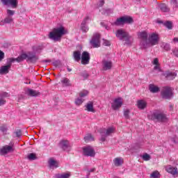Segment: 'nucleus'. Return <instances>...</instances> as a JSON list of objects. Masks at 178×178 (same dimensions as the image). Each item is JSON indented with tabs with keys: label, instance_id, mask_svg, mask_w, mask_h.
I'll use <instances>...</instances> for the list:
<instances>
[{
	"label": "nucleus",
	"instance_id": "cd10ccee",
	"mask_svg": "<svg viewBox=\"0 0 178 178\" xmlns=\"http://www.w3.org/2000/svg\"><path fill=\"white\" fill-rule=\"evenodd\" d=\"M158 8L161 10V12L167 13L170 10L168 8V6L165 3H160L158 5Z\"/></svg>",
	"mask_w": 178,
	"mask_h": 178
},
{
	"label": "nucleus",
	"instance_id": "a878e982",
	"mask_svg": "<svg viewBox=\"0 0 178 178\" xmlns=\"http://www.w3.org/2000/svg\"><path fill=\"white\" fill-rule=\"evenodd\" d=\"M137 105L139 109L143 110L147 108V103L143 99L138 100L137 102Z\"/></svg>",
	"mask_w": 178,
	"mask_h": 178
},
{
	"label": "nucleus",
	"instance_id": "f03ea898",
	"mask_svg": "<svg viewBox=\"0 0 178 178\" xmlns=\"http://www.w3.org/2000/svg\"><path fill=\"white\" fill-rule=\"evenodd\" d=\"M67 33V31L65 30V27L60 26L54 28L51 32L49 34V38L55 42H60L62 36L65 35Z\"/></svg>",
	"mask_w": 178,
	"mask_h": 178
},
{
	"label": "nucleus",
	"instance_id": "f704fd0d",
	"mask_svg": "<svg viewBox=\"0 0 178 178\" xmlns=\"http://www.w3.org/2000/svg\"><path fill=\"white\" fill-rule=\"evenodd\" d=\"M69 177H70V174L69 173L56 175V178H69Z\"/></svg>",
	"mask_w": 178,
	"mask_h": 178
},
{
	"label": "nucleus",
	"instance_id": "3c124183",
	"mask_svg": "<svg viewBox=\"0 0 178 178\" xmlns=\"http://www.w3.org/2000/svg\"><path fill=\"white\" fill-rule=\"evenodd\" d=\"M5 59V53L0 50V62H2Z\"/></svg>",
	"mask_w": 178,
	"mask_h": 178
},
{
	"label": "nucleus",
	"instance_id": "4d7b16f0",
	"mask_svg": "<svg viewBox=\"0 0 178 178\" xmlns=\"http://www.w3.org/2000/svg\"><path fill=\"white\" fill-rule=\"evenodd\" d=\"M154 70H159V72H162V70L159 67V65H155L154 67Z\"/></svg>",
	"mask_w": 178,
	"mask_h": 178
},
{
	"label": "nucleus",
	"instance_id": "603ef678",
	"mask_svg": "<svg viewBox=\"0 0 178 178\" xmlns=\"http://www.w3.org/2000/svg\"><path fill=\"white\" fill-rule=\"evenodd\" d=\"M172 54L175 56H176L177 58H178V49L175 48L174 49L172 50Z\"/></svg>",
	"mask_w": 178,
	"mask_h": 178
},
{
	"label": "nucleus",
	"instance_id": "bb28decb",
	"mask_svg": "<svg viewBox=\"0 0 178 178\" xmlns=\"http://www.w3.org/2000/svg\"><path fill=\"white\" fill-rule=\"evenodd\" d=\"M9 65H3L0 67V74H8L9 73Z\"/></svg>",
	"mask_w": 178,
	"mask_h": 178
},
{
	"label": "nucleus",
	"instance_id": "58836bf2",
	"mask_svg": "<svg viewBox=\"0 0 178 178\" xmlns=\"http://www.w3.org/2000/svg\"><path fill=\"white\" fill-rule=\"evenodd\" d=\"M8 97H10L9 93H8L6 92H0V97L2 99H5V98H8Z\"/></svg>",
	"mask_w": 178,
	"mask_h": 178
},
{
	"label": "nucleus",
	"instance_id": "4c0bfd02",
	"mask_svg": "<svg viewBox=\"0 0 178 178\" xmlns=\"http://www.w3.org/2000/svg\"><path fill=\"white\" fill-rule=\"evenodd\" d=\"M80 76H81V77H83L84 80H87V79L90 77V74H88V72H87V71H83V72H81Z\"/></svg>",
	"mask_w": 178,
	"mask_h": 178
},
{
	"label": "nucleus",
	"instance_id": "680f3d73",
	"mask_svg": "<svg viewBox=\"0 0 178 178\" xmlns=\"http://www.w3.org/2000/svg\"><path fill=\"white\" fill-rule=\"evenodd\" d=\"M42 63H51V60H42Z\"/></svg>",
	"mask_w": 178,
	"mask_h": 178
},
{
	"label": "nucleus",
	"instance_id": "49530a36",
	"mask_svg": "<svg viewBox=\"0 0 178 178\" xmlns=\"http://www.w3.org/2000/svg\"><path fill=\"white\" fill-rule=\"evenodd\" d=\"M129 113H130V110H125L124 111V116L125 119H130V115H129Z\"/></svg>",
	"mask_w": 178,
	"mask_h": 178
},
{
	"label": "nucleus",
	"instance_id": "7ed1b4c3",
	"mask_svg": "<svg viewBox=\"0 0 178 178\" xmlns=\"http://www.w3.org/2000/svg\"><path fill=\"white\" fill-rule=\"evenodd\" d=\"M152 120H156V122H160L161 123H166L168 122V115L163 112L159 110H155L151 115Z\"/></svg>",
	"mask_w": 178,
	"mask_h": 178
},
{
	"label": "nucleus",
	"instance_id": "9d476101",
	"mask_svg": "<svg viewBox=\"0 0 178 178\" xmlns=\"http://www.w3.org/2000/svg\"><path fill=\"white\" fill-rule=\"evenodd\" d=\"M122 105H123V100L122 97H118L114 99L113 103L111 104V108L113 111H118V109L122 108Z\"/></svg>",
	"mask_w": 178,
	"mask_h": 178
},
{
	"label": "nucleus",
	"instance_id": "f257e3e1",
	"mask_svg": "<svg viewBox=\"0 0 178 178\" xmlns=\"http://www.w3.org/2000/svg\"><path fill=\"white\" fill-rule=\"evenodd\" d=\"M40 57L37 56L35 52L34 51H27L26 53H22L17 58H10L7 59V65L6 66H9L10 69L12 67V63L14 62H17L20 63L24 60H26L27 63H37Z\"/></svg>",
	"mask_w": 178,
	"mask_h": 178
},
{
	"label": "nucleus",
	"instance_id": "864d4df0",
	"mask_svg": "<svg viewBox=\"0 0 178 178\" xmlns=\"http://www.w3.org/2000/svg\"><path fill=\"white\" fill-rule=\"evenodd\" d=\"M6 104V100L5 99H2V97H0V106H3V105H5Z\"/></svg>",
	"mask_w": 178,
	"mask_h": 178
},
{
	"label": "nucleus",
	"instance_id": "393cba45",
	"mask_svg": "<svg viewBox=\"0 0 178 178\" xmlns=\"http://www.w3.org/2000/svg\"><path fill=\"white\" fill-rule=\"evenodd\" d=\"M149 90L150 91V92L155 94L156 92H159L161 91V89L159 88V87H158L154 84H149Z\"/></svg>",
	"mask_w": 178,
	"mask_h": 178
},
{
	"label": "nucleus",
	"instance_id": "2f4dec72",
	"mask_svg": "<svg viewBox=\"0 0 178 178\" xmlns=\"http://www.w3.org/2000/svg\"><path fill=\"white\" fill-rule=\"evenodd\" d=\"M84 140L86 143H89V141H94V136L91 135V134H88L87 136L84 137Z\"/></svg>",
	"mask_w": 178,
	"mask_h": 178
},
{
	"label": "nucleus",
	"instance_id": "f8f14e48",
	"mask_svg": "<svg viewBox=\"0 0 178 178\" xmlns=\"http://www.w3.org/2000/svg\"><path fill=\"white\" fill-rule=\"evenodd\" d=\"M81 59L82 65H88V63H90V60L91 59L90 53H88V51H83L81 56Z\"/></svg>",
	"mask_w": 178,
	"mask_h": 178
},
{
	"label": "nucleus",
	"instance_id": "423d86ee",
	"mask_svg": "<svg viewBox=\"0 0 178 178\" xmlns=\"http://www.w3.org/2000/svg\"><path fill=\"white\" fill-rule=\"evenodd\" d=\"M116 37L119 38L121 41L127 42V44H129L130 42V40L131 39V36L130 34L128 33V32L125 31L123 29H118L116 33Z\"/></svg>",
	"mask_w": 178,
	"mask_h": 178
},
{
	"label": "nucleus",
	"instance_id": "1a4fd4ad",
	"mask_svg": "<svg viewBox=\"0 0 178 178\" xmlns=\"http://www.w3.org/2000/svg\"><path fill=\"white\" fill-rule=\"evenodd\" d=\"M58 145L60 148H61V149L65 152H70V151H72V146L67 140H61L59 142Z\"/></svg>",
	"mask_w": 178,
	"mask_h": 178
},
{
	"label": "nucleus",
	"instance_id": "4468645a",
	"mask_svg": "<svg viewBox=\"0 0 178 178\" xmlns=\"http://www.w3.org/2000/svg\"><path fill=\"white\" fill-rule=\"evenodd\" d=\"M15 149H13V146L6 145L3 147V148L0 149V155H6L10 152H13Z\"/></svg>",
	"mask_w": 178,
	"mask_h": 178
},
{
	"label": "nucleus",
	"instance_id": "2eb2a0df",
	"mask_svg": "<svg viewBox=\"0 0 178 178\" xmlns=\"http://www.w3.org/2000/svg\"><path fill=\"white\" fill-rule=\"evenodd\" d=\"M151 45H157L159 43V38L156 33H152V35L148 38Z\"/></svg>",
	"mask_w": 178,
	"mask_h": 178
},
{
	"label": "nucleus",
	"instance_id": "7c9ffc66",
	"mask_svg": "<svg viewBox=\"0 0 178 178\" xmlns=\"http://www.w3.org/2000/svg\"><path fill=\"white\" fill-rule=\"evenodd\" d=\"M111 13H113V10H112V9H111V8H108V9L103 8L102 9V14H103L106 16H109V15H111Z\"/></svg>",
	"mask_w": 178,
	"mask_h": 178
},
{
	"label": "nucleus",
	"instance_id": "ddd939ff",
	"mask_svg": "<svg viewBox=\"0 0 178 178\" xmlns=\"http://www.w3.org/2000/svg\"><path fill=\"white\" fill-rule=\"evenodd\" d=\"M172 96L173 93L172 92V89H170V88H165V89L161 92V97L164 99H170Z\"/></svg>",
	"mask_w": 178,
	"mask_h": 178
},
{
	"label": "nucleus",
	"instance_id": "aec40b11",
	"mask_svg": "<svg viewBox=\"0 0 178 178\" xmlns=\"http://www.w3.org/2000/svg\"><path fill=\"white\" fill-rule=\"evenodd\" d=\"M72 57L76 62H80L81 60V51L80 50L74 51Z\"/></svg>",
	"mask_w": 178,
	"mask_h": 178
},
{
	"label": "nucleus",
	"instance_id": "8fccbe9b",
	"mask_svg": "<svg viewBox=\"0 0 178 178\" xmlns=\"http://www.w3.org/2000/svg\"><path fill=\"white\" fill-rule=\"evenodd\" d=\"M103 41H104L103 45H104L105 47H111V42L109 40L103 39Z\"/></svg>",
	"mask_w": 178,
	"mask_h": 178
},
{
	"label": "nucleus",
	"instance_id": "9b49d317",
	"mask_svg": "<svg viewBox=\"0 0 178 178\" xmlns=\"http://www.w3.org/2000/svg\"><path fill=\"white\" fill-rule=\"evenodd\" d=\"M1 2L3 3V5L8 6L10 5L11 8L13 9H16L17 8V5L19 3L18 0H1Z\"/></svg>",
	"mask_w": 178,
	"mask_h": 178
},
{
	"label": "nucleus",
	"instance_id": "6e6d98bb",
	"mask_svg": "<svg viewBox=\"0 0 178 178\" xmlns=\"http://www.w3.org/2000/svg\"><path fill=\"white\" fill-rule=\"evenodd\" d=\"M153 65H159V60H158L157 58H156L154 59V60H153Z\"/></svg>",
	"mask_w": 178,
	"mask_h": 178
},
{
	"label": "nucleus",
	"instance_id": "f3484780",
	"mask_svg": "<svg viewBox=\"0 0 178 178\" xmlns=\"http://www.w3.org/2000/svg\"><path fill=\"white\" fill-rule=\"evenodd\" d=\"M90 20V17H86L83 20L82 23L81 24V30L83 33H87L88 31V26H87V21Z\"/></svg>",
	"mask_w": 178,
	"mask_h": 178
},
{
	"label": "nucleus",
	"instance_id": "b1692460",
	"mask_svg": "<svg viewBox=\"0 0 178 178\" xmlns=\"http://www.w3.org/2000/svg\"><path fill=\"white\" fill-rule=\"evenodd\" d=\"M85 107V111H87L88 112H92L93 113L95 112V110L94 109V102H88Z\"/></svg>",
	"mask_w": 178,
	"mask_h": 178
},
{
	"label": "nucleus",
	"instance_id": "79ce46f5",
	"mask_svg": "<svg viewBox=\"0 0 178 178\" xmlns=\"http://www.w3.org/2000/svg\"><path fill=\"white\" fill-rule=\"evenodd\" d=\"M14 134L15 137L19 138V137H22V129H17L16 131L14 132Z\"/></svg>",
	"mask_w": 178,
	"mask_h": 178
},
{
	"label": "nucleus",
	"instance_id": "de8ad7c7",
	"mask_svg": "<svg viewBox=\"0 0 178 178\" xmlns=\"http://www.w3.org/2000/svg\"><path fill=\"white\" fill-rule=\"evenodd\" d=\"M83 101L82 99L78 98L75 100V104L76 105H77L78 106H80V105H81V104H83Z\"/></svg>",
	"mask_w": 178,
	"mask_h": 178
},
{
	"label": "nucleus",
	"instance_id": "338daca9",
	"mask_svg": "<svg viewBox=\"0 0 178 178\" xmlns=\"http://www.w3.org/2000/svg\"><path fill=\"white\" fill-rule=\"evenodd\" d=\"M67 72H72V68L69 67V66L67 67Z\"/></svg>",
	"mask_w": 178,
	"mask_h": 178
},
{
	"label": "nucleus",
	"instance_id": "0e129e2a",
	"mask_svg": "<svg viewBox=\"0 0 178 178\" xmlns=\"http://www.w3.org/2000/svg\"><path fill=\"white\" fill-rule=\"evenodd\" d=\"M89 173H92L93 172H95V168H91L88 170Z\"/></svg>",
	"mask_w": 178,
	"mask_h": 178
},
{
	"label": "nucleus",
	"instance_id": "20e7f679",
	"mask_svg": "<svg viewBox=\"0 0 178 178\" xmlns=\"http://www.w3.org/2000/svg\"><path fill=\"white\" fill-rule=\"evenodd\" d=\"M134 19L129 15H124L116 19L114 22L115 26H123V24H133Z\"/></svg>",
	"mask_w": 178,
	"mask_h": 178
},
{
	"label": "nucleus",
	"instance_id": "37998d69",
	"mask_svg": "<svg viewBox=\"0 0 178 178\" xmlns=\"http://www.w3.org/2000/svg\"><path fill=\"white\" fill-rule=\"evenodd\" d=\"M87 95H88V91L87 90H84L83 92H81L79 93V97L81 98H84V97H87Z\"/></svg>",
	"mask_w": 178,
	"mask_h": 178
},
{
	"label": "nucleus",
	"instance_id": "4be33fe9",
	"mask_svg": "<svg viewBox=\"0 0 178 178\" xmlns=\"http://www.w3.org/2000/svg\"><path fill=\"white\" fill-rule=\"evenodd\" d=\"M165 170L168 172V173H170L173 176H175V175H177L178 173L177 168H173L172 165H167L165 167Z\"/></svg>",
	"mask_w": 178,
	"mask_h": 178
},
{
	"label": "nucleus",
	"instance_id": "c756f323",
	"mask_svg": "<svg viewBox=\"0 0 178 178\" xmlns=\"http://www.w3.org/2000/svg\"><path fill=\"white\" fill-rule=\"evenodd\" d=\"M163 26L168 30H172L173 29V23L172 21H165L163 24Z\"/></svg>",
	"mask_w": 178,
	"mask_h": 178
},
{
	"label": "nucleus",
	"instance_id": "e2e57ef3",
	"mask_svg": "<svg viewBox=\"0 0 178 178\" xmlns=\"http://www.w3.org/2000/svg\"><path fill=\"white\" fill-rule=\"evenodd\" d=\"M156 23H158L159 24H165V22H163V21L162 20H157Z\"/></svg>",
	"mask_w": 178,
	"mask_h": 178
},
{
	"label": "nucleus",
	"instance_id": "c85d7f7f",
	"mask_svg": "<svg viewBox=\"0 0 178 178\" xmlns=\"http://www.w3.org/2000/svg\"><path fill=\"white\" fill-rule=\"evenodd\" d=\"M138 36L140 37V40H148V33L145 31L140 32Z\"/></svg>",
	"mask_w": 178,
	"mask_h": 178
},
{
	"label": "nucleus",
	"instance_id": "0eeeda50",
	"mask_svg": "<svg viewBox=\"0 0 178 178\" xmlns=\"http://www.w3.org/2000/svg\"><path fill=\"white\" fill-rule=\"evenodd\" d=\"M83 155L84 156H90V158H94L95 156V149L91 145H87L82 148Z\"/></svg>",
	"mask_w": 178,
	"mask_h": 178
},
{
	"label": "nucleus",
	"instance_id": "e433bc0d",
	"mask_svg": "<svg viewBox=\"0 0 178 178\" xmlns=\"http://www.w3.org/2000/svg\"><path fill=\"white\" fill-rule=\"evenodd\" d=\"M12 22H13V18L12 17H8V16H7L3 20V23L5 24H9L12 23Z\"/></svg>",
	"mask_w": 178,
	"mask_h": 178
},
{
	"label": "nucleus",
	"instance_id": "72a5a7b5",
	"mask_svg": "<svg viewBox=\"0 0 178 178\" xmlns=\"http://www.w3.org/2000/svg\"><path fill=\"white\" fill-rule=\"evenodd\" d=\"M27 158L29 161H35L37 159V155L35 153H30L28 154Z\"/></svg>",
	"mask_w": 178,
	"mask_h": 178
},
{
	"label": "nucleus",
	"instance_id": "dca6fc26",
	"mask_svg": "<svg viewBox=\"0 0 178 178\" xmlns=\"http://www.w3.org/2000/svg\"><path fill=\"white\" fill-rule=\"evenodd\" d=\"M161 76H163L166 80H173V79L177 76V74L170 71H165L161 74Z\"/></svg>",
	"mask_w": 178,
	"mask_h": 178
},
{
	"label": "nucleus",
	"instance_id": "5701e85b",
	"mask_svg": "<svg viewBox=\"0 0 178 178\" xmlns=\"http://www.w3.org/2000/svg\"><path fill=\"white\" fill-rule=\"evenodd\" d=\"M103 70H111L112 69V62L104 60L102 61Z\"/></svg>",
	"mask_w": 178,
	"mask_h": 178
},
{
	"label": "nucleus",
	"instance_id": "052dcab7",
	"mask_svg": "<svg viewBox=\"0 0 178 178\" xmlns=\"http://www.w3.org/2000/svg\"><path fill=\"white\" fill-rule=\"evenodd\" d=\"M52 65H53V66H56V67H58V60L54 61L52 63Z\"/></svg>",
	"mask_w": 178,
	"mask_h": 178
},
{
	"label": "nucleus",
	"instance_id": "ea45409f",
	"mask_svg": "<svg viewBox=\"0 0 178 178\" xmlns=\"http://www.w3.org/2000/svg\"><path fill=\"white\" fill-rule=\"evenodd\" d=\"M161 175V174H159V172L158 171H154L153 172L151 175H150V177L152 178H159V176Z\"/></svg>",
	"mask_w": 178,
	"mask_h": 178
},
{
	"label": "nucleus",
	"instance_id": "a19ab883",
	"mask_svg": "<svg viewBox=\"0 0 178 178\" xmlns=\"http://www.w3.org/2000/svg\"><path fill=\"white\" fill-rule=\"evenodd\" d=\"M142 158L143 161H149V159H151V156L147 153H145L143 155Z\"/></svg>",
	"mask_w": 178,
	"mask_h": 178
},
{
	"label": "nucleus",
	"instance_id": "09e8293b",
	"mask_svg": "<svg viewBox=\"0 0 178 178\" xmlns=\"http://www.w3.org/2000/svg\"><path fill=\"white\" fill-rule=\"evenodd\" d=\"M0 130L3 133V134H6V132L8 131V127L5 126L0 127Z\"/></svg>",
	"mask_w": 178,
	"mask_h": 178
},
{
	"label": "nucleus",
	"instance_id": "a18cd8bd",
	"mask_svg": "<svg viewBox=\"0 0 178 178\" xmlns=\"http://www.w3.org/2000/svg\"><path fill=\"white\" fill-rule=\"evenodd\" d=\"M163 45L165 51H170V44L169 43H163Z\"/></svg>",
	"mask_w": 178,
	"mask_h": 178
},
{
	"label": "nucleus",
	"instance_id": "a211bd4d",
	"mask_svg": "<svg viewBox=\"0 0 178 178\" xmlns=\"http://www.w3.org/2000/svg\"><path fill=\"white\" fill-rule=\"evenodd\" d=\"M26 94L29 97H40V95H41V92L38 90H34L30 88H28Z\"/></svg>",
	"mask_w": 178,
	"mask_h": 178
},
{
	"label": "nucleus",
	"instance_id": "6ab92c4d",
	"mask_svg": "<svg viewBox=\"0 0 178 178\" xmlns=\"http://www.w3.org/2000/svg\"><path fill=\"white\" fill-rule=\"evenodd\" d=\"M140 47L143 49H147L151 47V42L149 39L140 40Z\"/></svg>",
	"mask_w": 178,
	"mask_h": 178
},
{
	"label": "nucleus",
	"instance_id": "6e6552de",
	"mask_svg": "<svg viewBox=\"0 0 178 178\" xmlns=\"http://www.w3.org/2000/svg\"><path fill=\"white\" fill-rule=\"evenodd\" d=\"M90 42L93 48L101 47V35L99 33L94 34Z\"/></svg>",
	"mask_w": 178,
	"mask_h": 178
},
{
	"label": "nucleus",
	"instance_id": "473e14b6",
	"mask_svg": "<svg viewBox=\"0 0 178 178\" xmlns=\"http://www.w3.org/2000/svg\"><path fill=\"white\" fill-rule=\"evenodd\" d=\"M123 164V161L120 158H115L114 160L115 166H121Z\"/></svg>",
	"mask_w": 178,
	"mask_h": 178
},
{
	"label": "nucleus",
	"instance_id": "c03bdc74",
	"mask_svg": "<svg viewBox=\"0 0 178 178\" xmlns=\"http://www.w3.org/2000/svg\"><path fill=\"white\" fill-rule=\"evenodd\" d=\"M7 16L12 17L15 15V10L7 9Z\"/></svg>",
	"mask_w": 178,
	"mask_h": 178
},
{
	"label": "nucleus",
	"instance_id": "13d9d810",
	"mask_svg": "<svg viewBox=\"0 0 178 178\" xmlns=\"http://www.w3.org/2000/svg\"><path fill=\"white\" fill-rule=\"evenodd\" d=\"M103 5H105V1H104V0H100V1H99V6L100 8H102V6Z\"/></svg>",
	"mask_w": 178,
	"mask_h": 178
},
{
	"label": "nucleus",
	"instance_id": "c9c22d12",
	"mask_svg": "<svg viewBox=\"0 0 178 178\" xmlns=\"http://www.w3.org/2000/svg\"><path fill=\"white\" fill-rule=\"evenodd\" d=\"M61 83L63 84H65V87H69L70 86H72L70 84V81L69 80V79L67 78H64L62 81H61Z\"/></svg>",
	"mask_w": 178,
	"mask_h": 178
},
{
	"label": "nucleus",
	"instance_id": "412c9836",
	"mask_svg": "<svg viewBox=\"0 0 178 178\" xmlns=\"http://www.w3.org/2000/svg\"><path fill=\"white\" fill-rule=\"evenodd\" d=\"M49 168H59V162L54 159V158H50L48 161Z\"/></svg>",
	"mask_w": 178,
	"mask_h": 178
},
{
	"label": "nucleus",
	"instance_id": "69168bd1",
	"mask_svg": "<svg viewBox=\"0 0 178 178\" xmlns=\"http://www.w3.org/2000/svg\"><path fill=\"white\" fill-rule=\"evenodd\" d=\"M173 42H178V38H175L173 39Z\"/></svg>",
	"mask_w": 178,
	"mask_h": 178
},
{
	"label": "nucleus",
	"instance_id": "774afa93",
	"mask_svg": "<svg viewBox=\"0 0 178 178\" xmlns=\"http://www.w3.org/2000/svg\"><path fill=\"white\" fill-rule=\"evenodd\" d=\"M170 109H173V106L170 105Z\"/></svg>",
	"mask_w": 178,
	"mask_h": 178
},
{
	"label": "nucleus",
	"instance_id": "5fc2aeb1",
	"mask_svg": "<svg viewBox=\"0 0 178 178\" xmlns=\"http://www.w3.org/2000/svg\"><path fill=\"white\" fill-rule=\"evenodd\" d=\"M170 3L174 5L175 8H177V0H170Z\"/></svg>",
	"mask_w": 178,
	"mask_h": 178
},
{
	"label": "nucleus",
	"instance_id": "39448f33",
	"mask_svg": "<svg viewBox=\"0 0 178 178\" xmlns=\"http://www.w3.org/2000/svg\"><path fill=\"white\" fill-rule=\"evenodd\" d=\"M115 129L113 127H109L108 129L101 128L98 130L101 137L99 139L102 143H105L106 141V137L111 136L113 133Z\"/></svg>",
	"mask_w": 178,
	"mask_h": 178
},
{
	"label": "nucleus",
	"instance_id": "bf43d9fd",
	"mask_svg": "<svg viewBox=\"0 0 178 178\" xmlns=\"http://www.w3.org/2000/svg\"><path fill=\"white\" fill-rule=\"evenodd\" d=\"M101 26H102V27H105L106 30H109V26H107L106 24H105V23L101 22Z\"/></svg>",
	"mask_w": 178,
	"mask_h": 178
}]
</instances>
